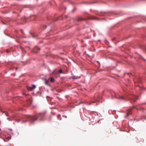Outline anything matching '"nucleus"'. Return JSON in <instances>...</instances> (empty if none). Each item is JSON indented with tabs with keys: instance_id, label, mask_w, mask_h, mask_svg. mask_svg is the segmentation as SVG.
Returning a JSON list of instances; mask_svg holds the SVG:
<instances>
[{
	"instance_id": "1",
	"label": "nucleus",
	"mask_w": 146,
	"mask_h": 146,
	"mask_svg": "<svg viewBox=\"0 0 146 146\" xmlns=\"http://www.w3.org/2000/svg\"><path fill=\"white\" fill-rule=\"evenodd\" d=\"M45 112H42L39 113L37 117L29 115L27 116L28 120H31L33 123L35 121L37 120L41 121L42 120L43 118L45 115Z\"/></svg>"
},
{
	"instance_id": "2",
	"label": "nucleus",
	"mask_w": 146,
	"mask_h": 146,
	"mask_svg": "<svg viewBox=\"0 0 146 146\" xmlns=\"http://www.w3.org/2000/svg\"><path fill=\"white\" fill-rule=\"evenodd\" d=\"M115 95V97L117 99H119L120 100H126V98L128 97L129 99L130 98V97H128L127 96H119L118 94H116L115 93H113L112 94V95Z\"/></svg>"
},
{
	"instance_id": "3",
	"label": "nucleus",
	"mask_w": 146,
	"mask_h": 146,
	"mask_svg": "<svg viewBox=\"0 0 146 146\" xmlns=\"http://www.w3.org/2000/svg\"><path fill=\"white\" fill-rule=\"evenodd\" d=\"M40 50L39 48L36 46L32 50V51L34 53H37Z\"/></svg>"
},
{
	"instance_id": "4",
	"label": "nucleus",
	"mask_w": 146,
	"mask_h": 146,
	"mask_svg": "<svg viewBox=\"0 0 146 146\" xmlns=\"http://www.w3.org/2000/svg\"><path fill=\"white\" fill-rule=\"evenodd\" d=\"M133 108H134V107H133L128 110L127 112V116H128L131 114V110Z\"/></svg>"
},
{
	"instance_id": "5",
	"label": "nucleus",
	"mask_w": 146,
	"mask_h": 146,
	"mask_svg": "<svg viewBox=\"0 0 146 146\" xmlns=\"http://www.w3.org/2000/svg\"><path fill=\"white\" fill-rule=\"evenodd\" d=\"M137 97L136 96H134L133 98L131 100V101L133 102H135L137 99Z\"/></svg>"
},
{
	"instance_id": "6",
	"label": "nucleus",
	"mask_w": 146,
	"mask_h": 146,
	"mask_svg": "<svg viewBox=\"0 0 146 146\" xmlns=\"http://www.w3.org/2000/svg\"><path fill=\"white\" fill-rule=\"evenodd\" d=\"M72 79H78V78H80V76H73L72 77Z\"/></svg>"
},
{
	"instance_id": "7",
	"label": "nucleus",
	"mask_w": 146,
	"mask_h": 146,
	"mask_svg": "<svg viewBox=\"0 0 146 146\" xmlns=\"http://www.w3.org/2000/svg\"><path fill=\"white\" fill-rule=\"evenodd\" d=\"M77 20L78 21H82V20H85V19H83L81 17H79L77 19Z\"/></svg>"
},
{
	"instance_id": "8",
	"label": "nucleus",
	"mask_w": 146,
	"mask_h": 146,
	"mask_svg": "<svg viewBox=\"0 0 146 146\" xmlns=\"http://www.w3.org/2000/svg\"><path fill=\"white\" fill-rule=\"evenodd\" d=\"M27 89L29 91H31L33 90L31 87L28 86L27 87Z\"/></svg>"
},
{
	"instance_id": "9",
	"label": "nucleus",
	"mask_w": 146,
	"mask_h": 146,
	"mask_svg": "<svg viewBox=\"0 0 146 146\" xmlns=\"http://www.w3.org/2000/svg\"><path fill=\"white\" fill-rule=\"evenodd\" d=\"M58 72V71L56 70H54L52 73V74H53L56 75L57 74Z\"/></svg>"
},
{
	"instance_id": "10",
	"label": "nucleus",
	"mask_w": 146,
	"mask_h": 146,
	"mask_svg": "<svg viewBox=\"0 0 146 146\" xmlns=\"http://www.w3.org/2000/svg\"><path fill=\"white\" fill-rule=\"evenodd\" d=\"M48 82H49V81L48 80H47L46 79H45V84L46 85H48Z\"/></svg>"
},
{
	"instance_id": "11",
	"label": "nucleus",
	"mask_w": 146,
	"mask_h": 146,
	"mask_svg": "<svg viewBox=\"0 0 146 146\" xmlns=\"http://www.w3.org/2000/svg\"><path fill=\"white\" fill-rule=\"evenodd\" d=\"M50 81L51 82H54V79L53 78H50Z\"/></svg>"
},
{
	"instance_id": "12",
	"label": "nucleus",
	"mask_w": 146,
	"mask_h": 146,
	"mask_svg": "<svg viewBox=\"0 0 146 146\" xmlns=\"http://www.w3.org/2000/svg\"><path fill=\"white\" fill-rule=\"evenodd\" d=\"M31 87L32 88V89L33 90V89H34L35 88L36 86L35 85H33Z\"/></svg>"
},
{
	"instance_id": "13",
	"label": "nucleus",
	"mask_w": 146,
	"mask_h": 146,
	"mask_svg": "<svg viewBox=\"0 0 146 146\" xmlns=\"http://www.w3.org/2000/svg\"><path fill=\"white\" fill-rule=\"evenodd\" d=\"M62 70L61 69H60L59 71V73L60 74L62 73Z\"/></svg>"
},
{
	"instance_id": "14",
	"label": "nucleus",
	"mask_w": 146,
	"mask_h": 146,
	"mask_svg": "<svg viewBox=\"0 0 146 146\" xmlns=\"http://www.w3.org/2000/svg\"><path fill=\"white\" fill-rule=\"evenodd\" d=\"M60 115H58L57 116V117L58 119L59 120H60V119L61 120V119H59V118L60 117Z\"/></svg>"
},
{
	"instance_id": "15",
	"label": "nucleus",
	"mask_w": 146,
	"mask_h": 146,
	"mask_svg": "<svg viewBox=\"0 0 146 146\" xmlns=\"http://www.w3.org/2000/svg\"><path fill=\"white\" fill-rule=\"evenodd\" d=\"M20 48L22 50L23 52V48L22 46H20Z\"/></svg>"
},
{
	"instance_id": "16",
	"label": "nucleus",
	"mask_w": 146,
	"mask_h": 146,
	"mask_svg": "<svg viewBox=\"0 0 146 146\" xmlns=\"http://www.w3.org/2000/svg\"><path fill=\"white\" fill-rule=\"evenodd\" d=\"M6 52H7V53H8V52H9V50H6Z\"/></svg>"
},
{
	"instance_id": "17",
	"label": "nucleus",
	"mask_w": 146,
	"mask_h": 146,
	"mask_svg": "<svg viewBox=\"0 0 146 146\" xmlns=\"http://www.w3.org/2000/svg\"><path fill=\"white\" fill-rule=\"evenodd\" d=\"M45 29L46 28V26H45Z\"/></svg>"
},
{
	"instance_id": "18",
	"label": "nucleus",
	"mask_w": 146,
	"mask_h": 146,
	"mask_svg": "<svg viewBox=\"0 0 146 146\" xmlns=\"http://www.w3.org/2000/svg\"><path fill=\"white\" fill-rule=\"evenodd\" d=\"M94 18H94L93 17V18H92V19H94Z\"/></svg>"
},
{
	"instance_id": "19",
	"label": "nucleus",
	"mask_w": 146,
	"mask_h": 146,
	"mask_svg": "<svg viewBox=\"0 0 146 146\" xmlns=\"http://www.w3.org/2000/svg\"><path fill=\"white\" fill-rule=\"evenodd\" d=\"M1 129H0V131L1 130Z\"/></svg>"
}]
</instances>
